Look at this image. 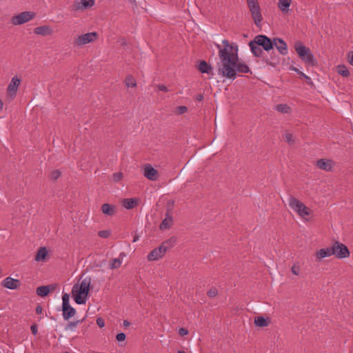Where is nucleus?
<instances>
[{"label": "nucleus", "instance_id": "obj_1", "mask_svg": "<svg viewBox=\"0 0 353 353\" xmlns=\"http://www.w3.org/2000/svg\"><path fill=\"white\" fill-rule=\"evenodd\" d=\"M223 46L216 44L219 50V62L217 63L219 74L234 80L236 72L248 73L249 67L244 63L240 62L238 55V46L230 43L226 39L222 41Z\"/></svg>", "mask_w": 353, "mask_h": 353}, {"label": "nucleus", "instance_id": "obj_2", "mask_svg": "<svg viewBox=\"0 0 353 353\" xmlns=\"http://www.w3.org/2000/svg\"><path fill=\"white\" fill-rule=\"evenodd\" d=\"M91 283V279L85 277L79 279L72 288V296L76 303L85 304L88 299V292Z\"/></svg>", "mask_w": 353, "mask_h": 353}, {"label": "nucleus", "instance_id": "obj_3", "mask_svg": "<svg viewBox=\"0 0 353 353\" xmlns=\"http://www.w3.org/2000/svg\"><path fill=\"white\" fill-rule=\"evenodd\" d=\"M289 207L294 213L303 221L311 220L313 211L309 207L306 206L301 200L290 196L288 199Z\"/></svg>", "mask_w": 353, "mask_h": 353}, {"label": "nucleus", "instance_id": "obj_4", "mask_svg": "<svg viewBox=\"0 0 353 353\" xmlns=\"http://www.w3.org/2000/svg\"><path fill=\"white\" fill-rule=\"evenodd\" d=\"M294 49L299 57L305 64L309 65H316L317 64V61L311 50L301 42H296Z\"/></svg>", "mask_w": 353, "mask_h": 353}, {"label": "nucleus", "instance_id": "obj_5", "mask_svg": "<svg viewBox=\"0 0 353 353\" xmlns=\"http://www.w3.org/2000/svg\"><path fill=\"white\" fill-rule=\"evenodd\" d=\"M174 240L170 239L163 242L159 247L152 250L148 255L147 259L150 261H157L161 259L167 250L172 246Z\"/></svg>", "mask_w": 353, "mask_h": 353}, {"label": "nucleus", "instance_id": "obj_6", "mask_svg": "<svg viewBox=\"0 0 353 353\" xmlns=\"http://www.w3.org/2000/svg\"><path fill=\"white\" fill-rule=\"evenodd\" d=\"M246 1L255 25L259 27L263 21V16L259 1L246 0Z\"/></svg>", "mask_w": 353, "mask_h": 353}, {"label": "nucleus", "instance_id": "obj_7", "mask_svg": "<svg viewBox=\"0 0 353 353\" xmlns=\"http://www.w3.org/2000/svg\"><path fill=\"white\" fill-rule=\"evenodd\" d=\"M332 254L339 259L350 257V252L347 247L341 242L334 241L332 244Z\"/></svg>", "mask_w": 353, "mask_h": 353}, {"label": "nucleus", "instance_id": "obj_8", "mask_svg": "<svg viewBox=\"0 0 353 353\" xmlns=\"http://www.w3.org/2000/svg\"><path fill=\"white\" fill-rule=\"evenodd\" d=\"M70 295L68 293H63L62 295V311L64 320H68L76 314V310L70 304Z\"/></svg>", "mask_w": 353, "mask_h": 353}, {"label": "nucleus", "instance_id": "obj_9", "mask_svg": "<svg viewBox=\"0 0 353 353\" xmlns=\"http://www.w3.org/2000/svg\"><path fill=\"white\" fill-rule=\"evenodd\" d=\"M97 34L95 32H88L77 36L74 40V45L77 47H82L86 44L90 43L96 41Z\"/></svg>", "mask_w": 353, "mask_h": 353}, {"label": "nucleus", "instance_id": "obj_10", "mask_svg": "<svg viewBox=\"0 0 353 353\" xmlns=\"http://www.w3.org/2000/svg\"><path fill=\"white\" fill-rule=\"evenodd\" d=\"M35 17V14L32 12H23L12 17V23L14 26L21 25L30 21Z\"/></svg>", "mask_w": 353, "mask_h": 353}, {"label": "nucleus", "instance_id": "obj_11", "mask_svg": "<svg viewBox=\"0 0 353 353\" xmlns=\"http://www.w3.org/2000/svg\"><path fill=\"white\" fill-rule=\"evenodd\" d=\"M21 79L18 76H14L7 87V97L10 99L15 98L18 88L21 84Z\"/></svg>", "mask_w": 353, "mask_h": 353}, {"label": "nucleus", "instance_id": "obj_12", "mask_svg": "<svg viewBox=\"0 0 353 353\" xmlns=\"http://www.w3.org/2000/svg\"><path fill=\"white\" fill-rule=\"evenodd\" d=\"M95 0H74L72 8L74 11L83 12L92 8Z\"/></svg>", "mask_w": 353, "mask_h": 353}, {"label": "nucleus", "instance_id": "obj_13", "mask_svg": "<svg viewBox=\"0 0 353 353\" xmlns=\"http://www.w3.org/2000/svg\"><path fill=\"white\" fill-rule=\"evenodd\" d=\"M143 174L145 178L152 181H157L159 176L158 171L150 164H146L143 166Z\"/></svg>", "mask_w": 353, "mask_h": 353}, {"label": "nucleus", "instance_id": "obj_14", "mask_svg": "<svg viewBox=\"0 0 353 353\" xmlns=\"http://www.w3.org/2000/svg\"><path fill=\"white\" fill-rule=\"evenodd\" d=\"M254 41L258 46L262 47L266 51L272 48V42L265 35H258L254 38Z\"/></svg>", "mask_w": 353, "mask_h": 353}, {"label": "nucleus", "instance_id": "obj_15", "mask_svg": "<svg viewBox=\"0 0 353 353\" xmlns=\"http://www.w3.org/2000/svg\"><path fill=\"white\" fill-rule=\"evenodd\" d=\"M316 165L319 169L330 172L332 170L334 163L331 159H321L316 161Z\"/></svg>", "mask_w": 353, "mask_h": 353}, {"label": "nucleus", "instance_id": "obj_16", "mask_svg": "<svg viewBox=\"0 0 353 353\" xmlns=\"http://www.w3.org/2000/svg\"><path fill=\"white\" fill-rule=\"evenodd\" d=\"M333 256L332 245L330 247L321 248L315 252V257L316 261H321L325 258Z\"/></svg>", "mask_w": 353, "mask_h": 353}, {"label": "nucleus", "instance_id": "obj_17", "mask_svg": "<svg viewBox=\"0 0 353 353\" xmlns=\"http://www.w3.org/2000/svg\"><path fill=\"white\" fill-rule=\"evenodd\" d=\"M19 283L20 282L18 279H15L9 276L6 277L2 281L1 285L6 288L15 290L19 288Z\"/></svg>", "mask_w": 353, "mask_h": 353}, {"label": "nucleus", "instance_id": "obj_18", "mask_svg": "<svg viewBox=\"0 0 353 353\" xmlns=\"http://www.w3.org/2000/svg\"><path fill=\"white\" fill-rule=\"evenodd\" d=\"M273 44L281 54L283 55L288 54L287 44L283 39L279 38L274 39L272 45Z\"/></svg>", "mask_w": 353, "mask_h": 353}, {"label": "nucleus", "instance_id": "obj_19", "mask_svg": "<svg viewBox=\"0 0 353 353\" xmlns=\"http://www.w3.org/2000/svg\"><path fill=\"white\" fill-rule=\"evenodd\" d=\"M198 69L202 73H205L210 76V78H212L214 75L213 68L209 65L205 61H201L199 62L198 65Z\"/></svg>", "mask_w": 353, "mask_h": 353}, {"label": "nucleus", "instance_id": "obj_20", "mask_svg": "<svg viewBox=\"0 0 353 353\" xmlns=\"http://www.w3.org/2000/svg\"><path fill=\"white\" fill-rule=\"evenodd\" d=\"M34 32L38 35L48 36L53 33L52 29L49 26H42L34 29Z\"/></svg>", "mask_w": 353, "mask_h": 353}, {"label": "nucleus", "instance_id": "obj_21", "mask_svg": "<svg viewBox=\"0 0 353 353\" xmlns=\"http://www.w3.org/2000/svg\"><path fill=\"white\" fill-rule=\"evenodd\" d=\"M48 254V250L46 247L40 248L35 255L34 260L37 262L44 261Z\"/></svg>", "mask_w": 353, "mask_h": 353}, {"label": "nucleus", "instance_id": "obj_22", "mask_svg": "<svg viewBox=\"0 0 353 353\" xmlns=\"http://www.w3.org/2000/svg\"><path fill=\"white\" fill-rule=\"evenodd\" d=\"M292 4V0H279L278 8L283 13H288Z\"/></svg>", "mask_w": 353, "mask_h": 353}, {"label": "nucleus", "instance_id": "obj_23", "mask_svg": "<svg viewBox=\"0 0 353 353\" xmlns=\"http://www.w3.org/2000/svg\"><path fill=\"white\" fill-rule=\"evenodd\" d=\"M249 46L250 48L251 52L256 57H260L263 52L261 48L258 46L256 42L253 40L250 41Z\"/></svg>", "mask_w": 353, "mask_h": 353}, {"label": "nucleus", "instance_id": "obj_24", "mask_svg": "<svg viewBox=\"0 0 353 353\" xmlns=\"http://www.w3.org/2000/svg\"><path fill=\"white\" fill-rule=\"evenodd\" d=\"M50 292V285H42L37 288V294L41 297L46 296Z\"/></svg>", "mask_w": 353, "mask_h": 353}, {"label": "nucleus", "instance_id": "obj_25", "mask_svg": "<svg viewBox=\"0 0 353 353\" xmlns=\"http://www.w3.org/2000/svg\"><path fill=\"white\" fill-rule=\"evenodd\" d=\"M270 320L268 318L257 316L254 319V324L259 327H266L268 325Z\"/></svg>", "mask_w": 353, "mask_h": 353}, {"label": "nucleus", "instance_id": "obj_26", "mask_svg": "<svg viewBox=\"0 0 353 353\" xmlns=\"http://www.w3.org/2000/svg\"><path fill=\"white\" fill-rule=\"evenodd\" d=\"M137 205V200L135 199H126L123 201V206L128 209H132Z\"/></svg>", "mask_w": 353, "mask_h": 353}, {"label": "nucleus", "instance_id": "obj_27", "mask_svg": "<svg viewBox=\"0 0 353 353\" xmlns=\"http://www.w3.org/2000/svg\"><path fill=\"white\" fill-rule=\"evenodd\" d=\"M336 70L339 74L341 75L344 77H347L350 76V72L348 68L345 65H339L336 67Z\"/></svg>", "mask_w": 353, "mask_h": 353}, {"label": "nucleus", "instance_id": "obj_28", "mask_svg": "<svg viewBox=\"0 0 353 353\" xmlns=\"http://www.w3.org/2000/svg\"><path fill=\"white\" fill-rule=\"evenodd\" d=\"M172 224V218L170 216H166L164 220L162 221L160 228L161 230H165L170 228Z\"/></svg>", "mask_w": 353, "mask_h": 353}, {"label": "nucleus", "instance_id": "obj_29", "mask_svg": "<svg viewBox=\"0 0 353 353\" xmlns=\"http://www.w3.org/2000/svg\"><path fill=\"white\" fill-rule=\"evenodd\" d=\"M275 110L281 113H289L290 107L287 104H279L275 107Z\"/></svg>", "mask_w": 353, "mask_h": 353}, {"label": "nucleus", "instance_id": "obj_30", "mask_svg": "<svg viewBox=\"0 0 353 353\" xmlns=\"http://www.w3.org/2000/svg\"><path fill=\"white\" fill-rule=\"evenodd\" d=\"M125 85L128 88H134L137 86L136 81H135L134 78L132 76L127 77L125 79Z\"/></svg>", "mask_w": 353, "mask_h": 353}, {"label": "nucleus", "instance_id": "obj_31", "mask_svg": "<svg viewBox=\"0 0 353 353\" xmlns=\"http://www.w3.org/2000/svg\"><path fill=\"white\" fill-rule=\"evenodd\" d=\"M123 254H121L119 259H115L114 260H112V268H119L122 263L123 259Z\"/></svg>", "mask_w": 353, "mask_h": 353}, {"label": "nucleus", "instance_id": "obj_32", "mask_svg": "<svg viewBox=\"0 0 353 353\" xmlns=\"http://www.w3.org/2000/svg\"><path fill=\"white\" fill-rule=\"evenodd\" d=\"M101 210L103 214L108 215L110 214V205H109L108 203L103 204L101 208Z\"/></svg>", "mask_w": 353, "mask_h": 353}, {"label": "nucleus", "instance_id": "obj_33", "mask_svg": "<svg viewBox=\"0 0 353 353\" xmlns=\"http://www.w3.org/2000/svg\"><path fill=\"white\" fill-rule=\"evenodd\" d=\"M291 271L293 274L299 275L300 273V267L296 264L293 265L291 268Z\"/></svg>", "mask_w": 353, "mask_h": 353}, {"label": "nucleus", "instance_id": "obj_34", "mask_svg": "<svg viewBox=\"0 0 353 353\" xmlns=\"http://www.w3.org/2000/svg\"><path fill=\"white\" fill-rule=\"evenodd\" d=\"M123 178V174L122 172H117L115 174H114L113 175V180L115 182H119Z\"/></svg>", "mask_w": 353, "mask_h": 353}, {"label": "nucleus", "instance_id": "obj_35", "mask_svg": "<svg viewBox=\"0 0 353 353\" xmlns=\"http://www.w3.org/2000/svg\"><path fill=\"white\" fill-rule=\"evenodd\" d=\"M176 110L178 114H183L187 112L188 108L186 106L181 105L177 107Z\"/></svg>", "mask_w": 353, "mask_h": 353}, {"label": "nucleus", "instance_id": "obj_36", "mask_svg": "<svg viewBox=\"0 0 353 353\" xmlns=\"http://www.w3.org/2000/svg\"><path fill=\"white\" fill-rule=\"evenodd\" d=\"M126 336L124 333H119L116 336V339L119 342H123L125 340Z\"/></svg>", "mask_w": 353, "mask_h": 353}, {"label": "nucleus", "instance_id": "obj_37", "mask_svg": "<svg viewBox=\"0 0 353 353\" xmlns=\"http://www.w3.org/2000/svg\"><path fill=\"white\" fill-rule=\"evenodd\" d=\"M61 176V172L59 170H54L51 173V178L54 180L57 179Z\"/></svg>", "mask_w": 353, "mask_h": 353}, {"label": "nucleus", "instance_id": "obj_38", "mask_svg": "<svg viewBox=\"0 0 353 353\" xmlns=\"http://www.w3.org/2000/svg\"><path fill=\"white\" fill-rule=\"evenodd\" d=\"M99 236L101 238H108L110 236V232L108 230L99 231Z\"/></svg>", "mask_w": 353, "mask_h": 353}, {"label": "nucleus", "instance_id": "obj_39", "mask_svg": "<svg viewBox=\"0 0 353 353\" xmlns=\"http://www.w3.org/2000/svg\"><path fill=\"white\" fill-rule=\"evenodd\" d=\"M285 138L286 141L289 143H292L294 141L292 134L290 133H286L285 134Z\"/></svg>", "mask_w": 353, "mask_h": 353}, {"label": "nucleus", "instance_id": "obj_40", "mask_svg": "<svg viewBox=\"0 0 353 353\" xmlns=\"http://www.w3.org/2000/svg\"><path fill=\"white\" fill-rule=\"evenodd\" d=\"M218 294L216 288H212L208 292V294L210 297H214Z\"/></svg>", "mask_w": 353, "mask_h": 353}, {"label": "nucleus", "instance_id": "obj_41", "mask_svg": "<svg viewBox=\"0 0 353 353\" xmlns=\"http://www.w3.org/2000/svg\"><path fill=\"white\" fill-rule=\"evenodd\" d=\"M97 324L99 327H103L105 326V321L103 318L99 317L97 319Z\"/></svg>", "mask_w": 353, "mask_h": 353}, {"label": "nucleus", "instance_id": "obj_42", "mask_svg": "<svg viewBox=\"0 0 353 353\" xmlns=\"http://www.w3.org/2000/svg\"><path fill=\"white\" fill-rule=\"evenodd\" d=\"M188 330L185 328L181 327L179 329V334L181 336H185L188 334Z\"/></svg>", "mask_w": 353, "mask_h": 353}, {"label": "nucleus", "instance_id": "obj_43", "mask_svg": "<svg viewBox=\"0 0 353 353\" xmlns=\"http://www.w3.org/2000/svg\"><path fill=\"white\" fill-rule=\"evenodd\" d=\"M30 329L34 335H36L37 334L38 330H37V325H31Z\"/></svg>", "mask_w": 353, "mask_h": 353}, {"label": "nucleus", "instance_id": "obj_44", "mask_svg": "<svg viewBox=\"0 0 353 353\" xmlns=\"http://www.w3.org/2000/svg\"><path fill=\"white\" fill-rule=\"evenodd\" d=\"M158 88L161 91H163V92H167L168 91L167 87L165 85H159L158 86Z\"/></svg>", "mask_w": 353, "mask_h": 353}, {"label": "nucleus", "instance_id": "obj_45", "mask_svg": "<svg viewBox=\"0 0 353 353\" xmlns=\"http://www.w3.org/2000/svg\"><path fill=\"white\" fill-rule=\"evenodd\" d=\"M42 311H43V308L41 305H38L37 307H36V312L37 314H41L42 313Z\"/></svg>", "mask_w": 353, "mask_h": 353}, {"label": "nucleus", "instance_id": "obj_46", "mask_svg": "<svg viewBox=\"0 0 353 353\" xmlns=\"http://www.w3.org/2000/svg\"><path fill=\"white\" fill-rule=\"evenodd\" d=\"M305 80L307 81V83L308 84H312V80H311V79L309 77H305Z\"/></svg>", "mask_w": 353, "mask_h": 353}, {"label": "nucleus", "instance_id": "obj_47", "mask_svg": "<svg viewBox=\"0 0 353 353\" xmlns=\"http://www.w3.org/2000/svg\"><path fill=\"white\" fill-rule=\"evenodd\" d=\"M298 74H300L302 77H303L304 79H305V77H307L306 74H305L303 72H298Z\"/></svg>", "mask_w": 353, "mask_h": 353}, {"label": "nucleus", "instance_id": "obj_48", "mask_svg": "<svg viewBox=\"0 0 353 353\" xmlns=\"http://www.w3.org/2000/svg\"><path fill=\"white\" fill-rule=\"evenodd\" d=\"M130 324V322L128 321H123V325L125 326V327L129 326Z\"/></svg>", "mask_w": 353, "mask_h": 353}, {"label": "nucleus", "instance_id": "obj_49", "mask_svg": "<svg viewBox=\"0 0 353 353\" xmlns=\"http://www.w3.org/2000/svg\"><path fill=\"white\" fill-rule=\"evenodd\" d=\"M79 321H76V322H72V323H70V326H77V324L79 323Z\"/></svg>", "mask_w": 353, "mask_h": 353}, {"label": "nucleus", "instance_id": "obj_50", "mask_svg": "<svg viewBox=\"0 0 353 353\" xmlns=\"http://www.w3.org/2000/svg\"><path fill=\"white\" fill-rule=\"evenodd\" d=\"M3 103L1 101V99H0V111H1L3 110Z\"/></svg>", "mask_w": 353, "mask_h": 353}, {"label": "nucleus", "instance_id": "obj_51", "mask_svg": "<svg viewBox=\"0 0 353 353\" xmlns=\"http://www.w3.org/2000/svg\"><path fill=\"white\" fill-rule=\"evenodd\" d=\"M291 69L295 72H296L298 73V72H301L300 70H299L297 68H294V67H292Z\"/></svg>", "mask_w": 353, "mask_h": 353}, {"label": "nucleus", "instance_id": "obj_52", "mask_svg": "<svg viewBox=\"0 0 353 353\" xmlns=\"http://www.w3.org/2000/svg\"><path fill=\"white\" fill-rule=\"evenodd\" d=\"M178 353H185L184 351H179Z\"/></svg>", "mask_w": 353, "mask_h": 353}]
</instances>
